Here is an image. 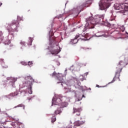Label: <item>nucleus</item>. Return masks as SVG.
Masks as SVG:
<instances>
[{
    "instance_id": "39448f33",
    "label": "nucleus",
    "mask_w": 128,
    "mask_h": 128,
    "mask_svg": "<svg viewBox=\"0 0 128 128\" xmlns=\"http://www.w3.org/2000/svg\"><path fill=\"white\" fill-rule=\"evenodd\" d=\"M112 0H107L106 2H104L102 4V2L99 3V6L100 10H106V8H108L110 6V2H112Z\"/></svg>"
},
{
    "instance_id": "a878e982",
    "label": "nucleus",
    "mask_w": 128,
    "mask_h": 128,
    "mask_svg": "<svg viewBox=\"0 0 128 128\" xmlns=\"http://www.w3.org/2000/svg\"><path fill=\"white\" fill-rule=\"evenodd\" d=\"M105 26H110V23H107V24H105Z\"/></svg>"
},
{
    "instance_id": "4be33fe9",
    "label": "nucleus",
    "mask_w": 128,
    "mask_h": 128,
    "mask_svg": "<svg viewBox=\"0 0 128 128\" xmlns=\"http://www.w3.org/2000/svg\"><path fill=\"white\" fill-rule=\"evenodd\" d=\"M26 42H20V44H22V46H26Z\"/></svg>"
},
{
    "instance_id": "f03ea898",
    "label": "nucleus",
    "mask_w": 128,
    "mask_h": 128,
    "mask_svg": "<svg viewBox=\"0 0 128 128\" xmlns=\"http://www.w3.org/2000/svg\"><path fill=\"white\" fill-rule=\"evenodd\" d=\"M128 64L126 63V62L121 60L120 61L117 65L116 68V74L114 77V78L112 82H116V78H118L120 80V72Z\"/></svg>"
},
{
    "instance_id": "6ab92c4d",
    "label": "nucleus",
    "mask_w": 128,
    "mask_h": 128,
    "mask_svg": "<svg viewBox=\"0 0 128 128\" xmlns=\"http://www.w3.org/2000/svg\"><path fill=\"white\" fill-rule=\"evenodd\" d=\"M64 81V79L62 78L61 80H59V82H58L57 84H62V86H63Z\"/></svg>"
},
{
    "instance_id": "ddd939ff",
    "label": "nucleus",
    "mask_w": 128,
    "mask_h": 128,
    "mask_svg": "<svg viewBox=\"0 0 128 128\" xmlns=\"http://www.w3.org/2000/svg\"><path fill=\"white\" fill-rule=\"evenodd\" d=\"M32 82H30V84H29L30 88H29L28 93L30 94H32Z\"/></svg>"
},
{
    "instance_id": "58836bf2",
    "label": "nucleus",
    "mask_w": 128,
    "mask_h": 128,
    "mask_svg": "<svg viewBox=\"0 0 128 128\" xmlns=\"http://www.w3.org/2000/svg\"><path fill=\"white\" fill-rule=\"evenodd\" d=\"M80 120H82V118H80Z\"/></svg>"
},
{
    "instance_id": "412c9836",
    "label": "nucleus",
    "mask_w": 128,
    "mask_h": 128,
    "mask_svg": "<svg viewBox=\"0 0 128 128\" xmlns=\"http://www.w3.org/2000/svg\"><path fill=\"white\" fill-rule=\"evenodd\" d=\"M51 76H58V74H56V72H54L53 74H50Z\"/></svg>"
},
{
    "instance_id": "2f4dec72",
    "label": "nucleus",
    "mask_w": 128,
    "mask_h": 128,
    "mask_svg": "<svg viewBox=\"0 0 128 128\" xmlns=\"http://www.w3.org/2000/svg\"><path fill=\"white\" fill-rule=\"evenodd\" d=\"M52 104H54V99L52 100Z\"/></svg>"
},
{
    "instance_id": "393cba45",
    "label": "nucleus",
    "mask_w": 128,
    "mask_h": 128,
    "mask_svg": "<svg viewBox=\"0 0 128 128\" xmlns=\"http://www.w3.org/2000/svg\"><path fill=\"white\" fill-rule=\"evenodd\" d=\"M28 64V66H32V62H29Z\"/></svg>"
},
{
    "instance_id": "f257e3e1",
    "label": "nucleus",
    "mask_w": 128,
    "mask_h": 128,
    "mask_svg": "<svg viewBox=\"0 0 128 128\" xmlns=\"http://www.w3.org/2000/svg\"><path fill=\"white\" fill-rule=\"evenodd\" d=\"M104 14H102L98 16V18H96V19L92 18V17H90L88 20L86 19L87 22L85 25V28L82 30V32H86V30L88 28H94V24H98L100 22V18L104 20Z\"/></svg>"
},
{
    "instance_id": "4468645a",
    "label": "nucleus",
    "mask_w": 128,
    "mask_h": 128,
    "mask_svg": "<svg viewBox=\"0 0 128 128\" xmlns=\"http://www.w3.org/2000/svg\"><path fill=\"white\" fill-rule=\"evenodd\" d=\"M73 82H74V80H68L67 82H66V85L69 86H72Z\"/></svg>"
},
{
    "instance_id": "bb28decb",
    "label": "nucleus",
    "mask_w": 128,
    "mask_h": 128,
    "mask_svg": "<svg viewBox=\"0 0 128 128\" xmlns=\"http://www.w3.org/2000/svg\"><path fill=\"white\" fill-rule=\"evenodd\" d=\"M96 88H102V86H100L98 85V84H96Z\"/></svg>"
},
{
    "instance_id": "e433bc0d",
    "label": "nucleus",
    "mask_w": 128,
    "mask_h": 128,
    "mask_svg": "<svg viewBox=\"0 0 128 128\" xmlns=\"http://www.w3.org/2000/svg\"><path fill=\"white\" fill-rule=\"evenodd\" d=\"M82 40H84V38H82Z\"/></svg>"
},
{
    "instance_id": "cd10ccee",
    "label": "nucleus",
    "mask_w": 128,
    "mask_h": 128,
    "mask_svg": "<svg viewBox=\"0 0 128 128\" xmlns=\"http://www.w3.org/2000/svg\"><path fill=\"white\" fill-rule=\"evenodd\" d=\"M62 98H60L59 99H57L56 101L58 102V100H62Z\"/></svg>"
},
{
    "instance_id": "c85d7f7f",
    "label": "nucleus",
    "mask_w": 128,
    "mask_h": 128,
    "mask_svg": "<svg viewBox=\"0 0 128 128\" xmlns=\"http://www.w3.org/2000/svg\"><path fill=\"white\" fill-rule=\"evenodd\" d=\"M51 36H54V33H52V32H51Z\"/></svg>"
},
{
    "instance_id": "7c9ffc66",
    "label": "nucleus",
    "mask_w": 128,
    "mask_h": 128,
    "mask_svg": "<svg viewBox=\"0 0 128 128\" xmlns=\"http://www.w3.org/2000/svg\"><path fill=\"white\" fill-rule=\"evenodd\" d=\"M2 4V3L0 2V6H1Z\"/></svg>"
},
{
    "instance_id": "20e7f679",
    "label": "nucleus",
    "mask_w": 128,
    "mask_h": 128,
    "mask_svg": "<svg viewBox=\"0 0 128 128\" xmlns=\"http://www.w3.org/2000/svg\"><path fill=\"white\" fill-rule=\"evenodd\" d=\"M18 22L16 20H13L12 22V24H10V26H11V32H18Z\"/></svg>"
},
{
    "instance_id": "473e14b6",
    "label": "nucleus",
    "mask_w": 128,
    "mask_h": 128,
    "mask_svg": "<svg viewBox=\"0 0 128 128\" xmlns=\"http://www.w3.org/2000/svg\"><path fill=\"white\" fill-rule=\"evenodd\" d=\"M49 34L50 35V31L49 32Z\"/></svg>"
},
{
    "instance_id": "5701e85b",
    "label": "nucleus",
    "mask_w": 128,
    "mask_h": 128,
    "mask_svg": "<svg viewBox=\"0 0 128 128\" xmlns=\"http://www.w3.org/2000/svg\"><path fill=\"white\" fill-rule=\"evenodd\" d=\"M21 64H22V66H26L28 64H26V62H21Z\"/></svg>"
},
{
    "instance_id": "1a4fd4ad",
    "label": "nucleus",
    "mask_w": 128,
    "mask_h": 128,
    "mask_svg": "<svg viewBox=\"0 0 128 128\" xmlns=\"http://www.w3.org/2000/svg\"><path fill=\"white\" fill-rule=\"evenodd\" d=\"M84 124V122L76 120L74 123V126H82Z\"/></svg>"
},
{
    "instance_id": "c756f323",
    "label": "nucleus",
    "mask_w": 128,
    "mask_h": 128,
    "mask_svg": "<svg viewBox=\"0 0 128 128\" xmlns=\"http://www.w3.org/2000/svg\"><path fill=\"white\" fill-rule=\"evenodd\" d=\"M78 86H80V82H78Z\"/></svg>"
},
{
    "instance_id": "6e6552de",
    "label": "nucleus",
    "mask_w": 128,
    "mask_h": 128,
    "mask_svg": "<svg viewBox=\"0 0 128 128\" xmlns=\"http://www.w3.org/2000/svg\"><path fill=\"white\" fill-rule=\"evenodd\" d=\"M82 108H73V114H76V115L78 116H80V112H82Z\"/></svg>"
},
{
    "instance_id": "f704fd0d",
    "label": "nucleus",
    "mask_w": 128,
    "mask_h": 128,
    "mask_svg": "<svg viewBox=\"0 0 128 128\" xmlns=\"http://www.w3.org/2000/svg\"><path fill=\"white\" fill-rule=\"evenodd\" d=\"M126 34H128V33L127 32H126Z\"/></svg>"
},
{
    "instance_id": "f8f14e48",
    "label": "nucleus",
    "mask_w": 128,
    "mask_h": 128,
    "mask_svg": "<svg viewBox=\"0 0 128 128\" xmlns=\"http://www.w3.org/2000/svg\"><path fill=\"white\" fill-rule=\"evenodd\" d=\"M25 79L28 80L27 84H30V82H32V80H34L32 77L31 76H26L25 77Z\"/></svg>"
},
{
    "instance_id": "dca6fc26",
    "label": "nucleus",
    "mask_w": 128,
    "mask_h": 128,
    "mask_svg": "<svg viewBox=\"0 0 128 128\" xmlns=\"http://www.w3.org/2000/svg\"><path fill=\"white\" fill-rule=\"evenodd\" d=\"M23 108V109L24 110L25 106H24V104H20L18 106H14V108Z\"/></svg>"
},
{
    "instance_id": "f3484780",
    "label": "nucleus",
    "mask_w": 128,
    "mask_h": 128,
    "mask_svg": "<svg viewBox=\"0 0 128 128\" xmlns=\"http://www.w3.org/2000/svg\"><path fill=\"white\" fill-rule=\"evenodd\" d=\"M116 10H120V8H122V7L121 5L118 4L116 6Z\"/></svg>"
},
{
    "instance_id": "9b49d317",
    "label": "nucleus",
    "mask_w": 128,
    "mask_h": 128,
    "mask_svg": "<svg viewBox=\"0 0 128 128\" xmlns=\"http://www.w3.org/2000/svg\"><path fill=\"white\" fill-rule=\"evenodd\" d=\"M18 92H14L10 93V94L6 96L8 98H11L16 96H18Z\"/></svg>"
},
{
    "instance_id": "0eeeda50",
    "label": "nucleus",
    "mask_w": 128,
    "mask_h": 128,
    "mask_svg": "<svg viewBox=\"0 0 128 128\" xmlns=\"http://www.w3.org/2000/svg\"><path fill=\"white\" fill-rule=\"evenodd\" d=\"M90 6V1H87L85 3H84L82 5L79 6L77 8V10H79V13L82 12V10L84 8H88V6Z\"/></svg>"
},
{
    "instance_id": "423d86ee",
    "label": "nucleus",
    "mask_w": 128,
    "mask_h": 128,
    "mask_svg": "<svg viewBox=\"0 0 128 128\" xmlns=\"http://www.w3.org/2000/svg\"><path fill=\"white\" fill-rule=\"evenodd\" d=\"M0 42H4L6 46L10 44V40H8V38H4L2 31H0Z\"/></svg>"
},
{
    "instance_id": "72a5a7b5",
    "label": "nucleus",
    "mask_w": 128,
    "mask_h": 128,
    "mask_svg": "<svg viewBox=\"0 0 128 128\" xmlns=\"http://www.w3.org/2000/svg\"><path fill=\"white\" fill-rule=\"evenodd\" d=\"M80 28H82V27H80Z\"/></svg>"
},
{
    "instance_id": "a211bd4d",
    "label": "nucleus",
    "mask_w": 128,
    "mask_h": 128,
    "mask_svg": "<svg viewBox=\"0 0 128 128\" xmlns=\"http://www.w3.org/2000/svg\"><path fill=\"white\" fill-rule=\"evenodd\" d=\"M56 120V116H53L52 118V122L54 123Z\"/></svg>"
},
{
    "instance_id": "2eb2a0df",
    "label": "nucleus",
    "mask_w": 128,
    "mask_h": 128,
    "mask_svg": "<svg viewBox=\"0 0 128 128\" xmlns=\"http://www.w3.org/2000/svg\"><path fill=\"white\" fill-rule=\"evenodd\" d=\"M62 112V110H60V108H58L54 112V114L56 116L58 114H60Z\"/></svg>"
},
{
    "instance_id": "c9c22d12",
    "label": "nucleus",
    "mask_w": 128,
    "mask_h": 128,
    "mask_svg": "<svg viewBox=\"0 0 128 128\" xmlns=\"http://www.w3.org/2000/svg\"><path fill=\"white\" fill-rule=\"evenodd\" d=\"M60 74V75H61V76H62V74Z\"/></svg>"
},
{
    "instance_id": "b1692460",
    "label": "nucleus",
    "mask_w": 128,
    "mask_h": 128,
    "mask_svg": "<svg viewBox=\"0 0 128 128\" xmlns=\"http://www.w3.org/2000/svg\"><path fill=\"white\" fill-rule=\"evenodd\" d=\"M32 40H30V42L28 43V46H32Z\"/></svg>"
},
{
    "instance_id": "aec40b11",
    "label": "nucleus",
    "mask_w": 128,
    "mask_h": 128,
    "mask_svg": "<svg viewBox=\"0 0 128 128\" xmlns=\"http://www.w3.org/2000/svg\"><path fill=\"white\" fill-rule=\"evenodd\" d=\"M62 106H63V108H66V106H68V102H62Z\"/></svg>"
},
{
    "instance_id": "4c0bfd02",
    "label": "nucleus",
    "mask_w": 128,
    "mask_h": 128,
    "mask_svg": "<svg viewBox=\"0 0 128 128\" xmlns=\"http://www.w3.org/2000/svg\"><path fill=\"white\" fill-rule=\"evenodd\" d=\"M122 32H124V30H123Z\"/></svg>"
},
{
    "instance_id": "7ed1b4c3",
    "label": "nucleus",
    "mask_w": 128,
    "mask_h": 128,
    "mask_svg": "<svg viewBox=\"0 0 128 128\" xmlns=\"http://www.w3.org/2000/svg\"><path fill=\"white\" fill-rule=\"evenodd\" d=\"M56 40L54 38H52V37H50V40H49V45L50 46L48 48L50 50V52L52 54H58V49H54V44H56Z\"/></svg>"
},
{
    "instance_id": "9d476101",
    "label": "nucleus",
    "mask_w": 128,
    "mask_h": 128,
    "mask_svg": "<svg viewBox=\"0 0 128 128\" xmlns=\"http://www.w3.org/2000/svg\"><path fill=\"white\" fill-rule=\"evenodd\" d=\"M80 35H76L75 38L71 40L70 42L72 44H77V42H78V38H80Z\"/></svg>"
}]
</instances>
